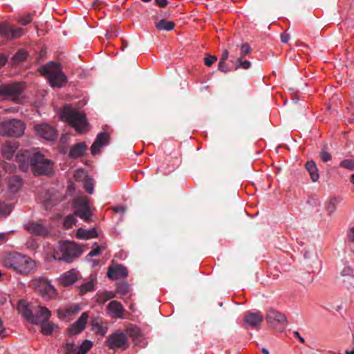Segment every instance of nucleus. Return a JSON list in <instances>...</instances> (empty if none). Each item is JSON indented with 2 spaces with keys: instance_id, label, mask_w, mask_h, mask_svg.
Segmentation results:
<instances>
[{
  "instance_id": "473e14b6",
  "label": "nucleus",
  "mask_w": 354,
  "mask_h": 354,
  "mask_svg": "<svg viewBox=\"0 0 354 354\" xmlns=\"http://www.w3.org/2000/svg\"><path fill=\"white\" fill-rule=\"evenodd\" d=\"M12 210V206L5 202L0 201V217L8 216Z\"/></svg>"
},
{
  "instance_id": "f3484780",
  "label": "nucleus",
  "mask_w": 354,
  "mask_h": 354,
  "mask_svg": "<svg viewBox=\"0 0 354 354\" xmlns=\"http://www.w3.org/2000/svg\"><path fill=\"white\" fill-rule=\"evenodd\" d=\"M263 317L260 312L247 313L243 318V322L252 328H257L261 325Z\"/></svg>"
},
{
  "instance_id": "412c9836",
  "label": "nucleus",
  "mask_w": 354,
  "mask_h": 354,
  "mask_svg": "<svg viewBox=\"0 0 354 354\" xmlns=\"http://www.w3.org/2000/svg\"><path fill=\"white\" fill-rule=\"evenodd\" d=\"M77 280V275L74 270L64 273L59 278L60 283L63 286H68L73 284Z\"/></svg>"
},
{
  "instance_id": "603ef678",
  "label": "nucleus",
  "mask_w": 354,
  "mask_h": 354,
  "mask_svg": "<svg viewBox=\"0 0 354 354\" xmlns=\"http://www.w3.org/2000/svg\"><path fill=\"white\" fill-rule=\"evenodd\" d=\"M155 2L160 8H164L168 4L167 0H155Z\"/></svg>"
},
{
  "instance_id": "5fc2aeb1",
  "label": "nucleus",
  "mask_w": 354,
  "mask_h": 354,
  "mask_svg": "<svg viewBox=\"0 0 354 354\" xmlns=\"http://www.w3.org/2000/svg\"><path fill=\"white\" fill-rule=\"evenodd\" d=\"M290 39V35L286 33H282L281 35V41L283 43H287Z\"/></svg>"
},
{
  "instance_id": "6e6d98bb",
  "label": "nucleus",
  "mask_w": 354,
  "mask_h": 354,
  "mask_svg": "<svg viewBox=\"0 0 354 354\" xmlns=\"http://www.w3.org/2000/svg\"><path fill=\"white\" fill-rule=\"evenodd\" d=\"M228 56H229V52L227 50H225L223 53H222V55H221V57L220 59V61H223V62H225L227 60V59L228 58Z\"/></svg>"
},
{
  "instance_id": "3c124183",
  "label": "nucleus",
  "mask_w": 354,
  "mask_h": 354,
  "mask_svg": "<svg viewBox=\"0 0 354 354\" xmlns=\"http://www.w3.org/2000/svg\"><path fill=\"white\" fill-rule=\"evenodd\" d=\"M84 187L88 193L91 194L93 192V184L88 181H86L84 184Z\"/></svg>"
},
{
  "instance_id": "a211bd4d",
  "label": "nucleus",
  "mask_w": 354,
  "mask_h": 354,
  "mask_svg": "<svg viewBox=\"0 0 354 354\" xmlns=\"http://www.w3.org/2000/svg\"><path fill=\"white\" fill-rule=\"evenodd\" d=\"M26 230L37 236H45L48 234V229L44 225L37 222H29L26 225Z\"/></svg>"
},
{
  "instance_id": "13d9d810",
  "label": "nucleus",
  "mask_w": 354,
  "mask_h": 354,
  "mask_svg": "<svg viewBox=\"0 0 354 354\" xmlns=\"http://www.w3.org/2000/svg\"><path fill=\"white\" fill-rule=\"evenodd\" d=\"M293 335L295 337L298 338L299 341L301 342V343H304L305 342V340L303 337H301L298 331H294L293 332Z\"/></svg>"
},
{
  "instance_id": "9b49d317",
  "label": "nucleus",
  "mask_w": 354,
  "mask_h": 354,
  "mask_svg": "<svg viewBox=\"0 0 354 354\" xmlns=\"http://www.w3.org/2000/svg\"><path fill=\"white\" fill-rule=\"evenodd\" d=\"M24 30L21 28L10 26L6 22L0 23V35L8 39L18 38L23 35Z\"/></svg>"
},
{
  "instance_id": "cd10ccee",
  "label": "nucleus",
  "mask_w": 354,
  "mask_h": 354,
  "mask_svg": "<svg viewBox=\"0 0 354 354\" xmlns=\"http://www.w3.org/2000/svg\"><path fill=\"white\" fill-rule=\"evenodd\" d=\"M156 28L159 30L169 31L174 28L175 23L172 21H167L165 19L155 22Z\"/></svg>"
},
{
  "instance_id": "052dcab7",
  "label": "nucleus",
  "mask_w": 354,
  "mask_h": 354,
  "mask_svg": "<svg viewBox=\"0 0 354 354\" xmlns=\"http://www.w3.org/2000/svg\"><path fill=\"white\" fill-rule=\"evenodd\" d=\"M348 239L351 241H354V227L351 230Z\"/></svg>"
},
{
  "instance_id": "4468645a",
  "label": "nucleus",
  "mask_w": 354,
  "mask_h": 354,
  "mask_svg": "<svg viewBox=\"0 0 354 354\" xmlns=\"http://www.w3.org/2000/svg\"><path fill=\"white\" fill-rule=\"evenodd\" d=\"M110 140L109 134L106 132L97 134L94 142L91 147V152L93 155L100 153V148L109 144Z\"/></svg>"
},
{
  "instance_id": "e433bc0d",
  "label": "nucleus",
  "mask_w": 354,
  "mask_h": 354,
  "mask_svg": "<svg viewBox=\"0 0 354 354\" xmlns=\"http://www.w3.org/2000/svg\"><path fill=\"white\" fill-rule=\"evenodd\" d=\"M127 333L129 336L132 337L133 339L138 338L140 335V330L138 327L136 326H130L127 329Z\"/></svg>"
},
{
  "instance_id": "c03bdc74",
  "label": "nucleus",
  "mask_w": 354,
  "mask_h": 354,
  "mask_svg": "<svg viewBox=\"0 0 354 354\" xmlns=\"http://www.w3.org/2000/svg\"><path fill=\"white\" fill-rule=\"evenodd\" d=\"M1 167L7 173H12V172L15 171V170H16L15 165H14L11 163L7 162H3L1 164Z\"/></svg>"
},
{
  "instance_id": "a19ab883",
  "label": "nucleus",
  "mask_w": 354,
  "mask_h": 354,
  "mask_svg": "<svg viewBox=\"0 0 354 354\" xmlns=\"http://www.w3.org/2000/svg\"><path fill=\"white\" fill-rule=\"evenodd\" d=\"M93 288V282L92 281L82 284L80 287V292L84 295Z\"/></svg>"
},
{
  "instance_id": "8fccbe9b",
  "label": "nucleus",
  "mask_w": 354,
  "mask_h": 354,
  "mask_svg": "<svg viewBox=\"0 0 354 354\" xmlns=\"http://www.w3.org/2000/svg\"><path fill=\"white\" fill-rule=\"evenodd\" d=\"M95 245H96V248L89 252L88 254L89 257H95L100 254L101 248L97 245V243H95Z\"/></svg>"
},
{
  "instance_id": "0e129e2a",
  "label": "nucleus",
  "mask_w": 354,
  "mask_h": 354,
  "mask_svg": "<svg viewBox=\"0 0 354 354\" xmlns=\"http://www.w3.org/2000/svg\"><path fill=\"white\" fill-rule=\"evenodd\" d=\"M345 354H354V349H353L351 351H346Z\"/></svg>"
},
{
  "instance_id": "bf43d9fd",
  "label": "nucleus",
  "mask_w": 354,
  "mask_h": 354,
  "mask_svg": "<svg viewBox=\"0 0 354 354\" xmlns=\"http://www.w3.org/2000/svg\"><path fill=\"white\" fill-rule=\"evenodd\" d=\"M6 62H7L6 58L3 55H0V68L1 66H3L6 64Z\"/></svg>"
},
{
  "instance_id": "aec40b11",
  "label": "nucleus",
  "mask_w": 354,
  "mask_h": 354,
  "mask_svg": "<svg viewBox=\"0 0 354 354\" xmlns=\"http://www.w3.org/2000/svg\"><path fill=\"white\" fill-rule=\"evenodd\" d=\"M87 149V145L85 142H79L73 145L70 151L69 157L72 158H77L82 156Z\"/></svg>"
},
{
  "instance_id": "a878e982",
  "label": "nucleus",
  "mask_w": 354,
  "mask_h": 354,
  "mask_svg": "<svg viewBox=\"0 0 354 354\" xmlns=\"http://www.w3.org/2000/svg\"><path fill=\"white\" fill-rule=\"evenodd\" d=\"M51 316L50 311L44 306H39L38 310L37 311L36 314L34 315V317H37V318L39 319V322L38 323V325L41 322H44V321H48Z\"/></svg>"
},
{
  "instance_id": "39448f33",
  "label": "nucleus",
  "mask_w": 354,
  "mask_h": 354,
  "mask_svg": "<svg viewBox=\"0 0 354 354\" xmlns=\"http://www.w3.org/2000/svg\"><path fill=\"white\" fill-rule=\"evenodd\" d=\"M80 255V248L73 242L64 241L59 243L54 252L53 257L58 261L71 263Z\"/></svg>"
},
{
  "instance_id": "0eeeda50",
  "label": "nucleus",
  "mask_w": 354,
  "mask_h": 354,
  "mask_svg": "<svg viewBox=\"0 0 354 354\" xmlns=\"http://www.w3.org/2000/svg\"><path fill=\"white\" fill-rule=\"evenodd\" d=\"M26 128L25 124L20 120L12 119L0 123V134L10 137H20Z\"/></svg>"
},
{
  "instance_id": "4be33fe9",
  "label": "nucleus",
  "mask_w": 354,
  "mask_h": 354,
  "mask_svg": "<svg viewBox=\"0 0 354 354\" xmlns=\"http://www.w3.org/2000/svg\"><path fill=\"white\" fill-rule=\"evenodd\" d=\"M23 185V180L18 176H12L8 180V189L12 193L17 192Z\"/></svg>"
},
{
  "instance_id": "dca6fc26",
  "label": "nucleus",
  "mask_w": 354,
  "mask_h": 354,
  "mask_svg": "<svg viewBox=\"0 0 354 354\" xmlns=\"http://www.w3.org/2000/svg\"><path fill=\"white\" fill-rule=\"evenodd\" d=\"M128 275V271L125 266L121 264L109 267L107 272V277L111 279L125 278Z\"/></svg>"
},
{
  "instance_id": "58836bf2",
  "label": "nucleus",
  "mask_w": 354,
  "mask_h": 354,
  "mask_svg": "<svg viewBox=\"0 0 354 354\" xmlns=\"http://www.w3.org/2000/svg\"><path fill=\"white\" fill-rule=\"evenodd\" d=\"M64 352L65 354H77V348L73 342H67L64 346Z\"/></svg>"
},
{
  "instance_id": "f8f14e48",
  "label": "nucleus",
  "mask_w": 354,
  "mask_h": 354,
  "mask_svg": "<svg viewBox=\"0 0 354 354\" xmlns=\"http://www.w3.org/2000/svg\"><path fill=\"white\" fill-rule=\"evenodd\" d=\"M35 129L37 134L46 140H54L57 138V131L48 124H37Z\"/></svg>"
},
{
  "instance_id": "49530a36",
  "label": "nucleus",
  "mask_w": 354,
  "mask_h": 354,
  "mask_svg": "<svg viewBox=\"0 0 354 354\" xmlns=\"http://www.w3.org/2000/svg\"><path fill=\"white\" fill-rule=\"evenodd\" d=\"M217 57L214 55H209L204 58V63L207 66H211L216 61Z\"/></svg>"
},
{
  "instance_id": "c9c22d12",
  "label": "nucleus",
  "mask_w": 354,
  "mask_h": 354,
  "mask_svg": "<svg viewBox=\"0 0 354 354\" xmlns=\"http://www.w3.org/2000/svg\"><path fill=\"white\" fill-rule=\"evenodd\" d=\"M129 290V285L126 281L117 283L116 292L122 295H125Z\"/></svg>"
},
{
  "instance_id": "c85d7f7f",
  "label": "nucleus",
  "mask_w": 354,
  "mask_h": 354,
  "mask_svg": "<svg viewBox=\"0 0 354 354\" xmlns=\"http://www.w3.org/2000/svg\"><path fill=\"white\" fill-rule=\"evenodd\" d=\"M21 315L30 324L38 325L39 322L37 317H34V314L27 306L24 307L21 310Z\"/></svg>"
},
{
  "instance_id": "6e6552de",
  "label": "nucleus",
  "mask_w": 354,
  "mask_h": 354,
  "mask_svg": "<svg viewBox=\"0 0 354 354\" xmlns=\"http://www.w3.org/2000/svg\"><path fill=\"white\" fill-rule=\"evenodd\" d=\"M106 346L111 350H126L129 346L127 335L117 330L106 337Z\"/></svg>"
},
{
  "instance_id": "ddd939ff",
  "label": "nucleus",
  "mask_w": 354,
  "mask_h": 354,
  "mask_svg": "<svg viewBox=\"0 0 354 354\" xmlns=\"http://www.w3.org/2000/svg\"><path fill=\"white\" fill-rule=\"evenodd\" d=\"M266 319L271 324H279L283 326L287 324V318L286 315L273 308H269L266 312Z\"/></svg>"
},
{
  "instance_id": "ea45409f",
  "label": "nucleus",
  "mask_w": 354,
  "mask_h": 354,
  "mask_svg": "<svg viewBox=\"0 0 354 354\" xmlns=\"http://www.w3.org/2000/svg\"><path fill=\"white\" fill-rule=\"evenodd\" d=\"M339 167L349 170H354V158L343 160L339 163Z\"/></svg>"
},
{
  "instance_id": "69168bd1",
  "label": "nucleus",
  "mask_w": 354,
  "mask_h": 354,
  "mask_svg": "<svg viewBox=\"0 0 354 354\" xmlns=\"http://www.w3.org/2000/svg\"><path fill=\"white\" fill-rule=\"evenodd\" d=\"M350 179H351V182L354 185V174H352L351 176Z\"/></svg>"
},
{
  "instance_id": "4d7b16f0",
  "label": "nucleus",
  "mask_w": 354,
  "mask_h": 354,
  "mask_svg": "<svg viewBox=\"0 0 354 354\" xmlns=\"http://www.w3.org/2000/svg\"><path fill=\"white\" fill-rule=\"evenodd\" d=\"M113 210L116 213L121 212V213L124 214L125 212V208L124 207H122V206L115 207L113 208Z\"/></svg>"
},
{
  "instance_id": "4c0bfd02",
  "label": "nucleus",
  "mask_w": 354,
  "mask_h": 354,
  "mask_svg": "<svg viewBox=\"0 0 354 354\" xmlns=\"http://www.w3.org/2000/svg\"><path fill=\"white\" fill-rule=\"evenodd\" d=\"M26 59V53L23 50H19L13 57V63L17 64L24 62Z\"/></svg>"
},
{
  "instance_id": "2f4dec72",
  "label": "nucleus",
  "mask_w": 354,
  "mask_h": 354,
  "mask_svg": "<svg viewBox=\"0 0 354 354\" xmlns=\"http://www.w3.org/2000/svg\"><path fill=\"white\" fill-rule=\"evenodd\" d=\"M115 297V293L109 291H104L102 293L97 295V302L104 304L108 300L113 299Z\"/></svg>"
},
{
  "instance_id": "9d476101",
  "label": "nucleus",
  "mask_w": 354,
  "mask_h": 354,
  "mask_svg": "<svg viewBox=\"0 0 354 354\" xmlns=\"http://www.w3.org/2000/svg\"><path fill=\"white\" fill-rule=\"evenodd\" d=\"M32 288L39 292L43 297L48 299L53 298L55 295V288L44 277H38L31 281Z\"/></svg>"
},
{
  "instance_id": "f03ea898",
  "label": "nucleus",
  "mask_w": 354,
  "mask_h": 354,
  "mask_svg": "<svg viewBox=\"0 0 354 354\" xmlns=\"http://www.w3.org/2000/svg\"><path fill=\"white\" fill-rule=\"evenodd\" d=\"M4 266L16 272L27 275L35 268V262L30 257L18 252L10 253L4 259Z\"/></svg>"
},
{
  "instance_id": "f704fd0d",
  "label": "nucleus",
  "mask_w": 354,
  "mask_h": 354,
  "mask_svg": "<svg viewBox=\"0 0 354 354\" xmlns=\"http://www.w3.org/2000/svg\"><path fill=\"white\" fill-rule=\"evenodd\" d=\"M76 216L73 213V214L68 215L64 220V226L66 229H69L75 225L77 223Z\"/></svg>"
},
{
  "instance_id": "6ab92c4d",
  "label": "nucleus",
  "mask_w": 354,
  "mask_h": 354,
  "mask_svg": "<svg viewBox=\"0 0 354 354\" xmlns=\"http://www.w3.org/2000/svg\"><path fill=\"white\" fill-rule=\"evenodd\" d=\"M107 310L115 318H122L124 309L120 302L111 301L107 306Z\"/></svg>"
},
{
  "instance_id": "20e7f679",
  "label": "nucleus",
  "mask_w": 354,
  "mask_h": 354,
  "mask_svg": "<svg viewBox=\"0 0 354 354\" xmlns=\"http://www.w3.org/2000/svg\"><path fill=\"white\" fill-rule=\"evenodd\" d=\"M38 71L47 77L52 87H62L66 82V76L64 74L60 64L54 62L44 65L38 69Z\"/></svg>"
},
{
  "instance_id": "a18cd8bd",
  "label": "nucleus",
  "mask_w": 354,
  "mask_h": 354,
  "mask_svg": "<svg viewBox=\"0 0 354 354\" xmlns=\"http://www.w3.org/2000/svg\"><path fill=\"white\" fill-rule=\"evenodd\" d=\"M319 156H320L322 160L324 162H327L328 161L330 160L332 158L330 153H328V151H326L325 150V148L321 151Z\"/></svg>"
},
{
  "instance_id": "72a5a7b5",
  "label": "nucleus",
  "mask_w": 354,
  "mask_h": 354,
  "mask_svg": "<svg viewBox=\"0 0 354 354\" xmlns=\"http://www.w3.org/2000/svg\"><path fill=\"white\" fill-rule=\"evenodd\" d=\"M93 344L89 340H84L80 347L77 348V354H86L91 348Z\"/></svg>"
},
{
  "instance_id": "7ed1b4c3",
  "label": "nucleus",
  "mask_w": 354,
  "mask_h": 354,
  "mask_svg": "<svg viewBox=\"0 0 354 354\" xmlns=\"http://www.w3.org/2000/svg\"><path fill=\"white\" fill-rule=\"evenodd\" d=\"M61 118L77 132L83 133L87 129L88 123L86 115L77 109L73 108L70 104H66L63 107Z\"/></svg>"
},
{
  "instance_id": "680f3d73",
  "label": "nucleus",
  "mask_w": 354,
  "mask_h": 354,
  "mask_svg": "<svg viewBox=\"0 0 354 354\" xmlns=\"http://www.w3.org/2000/svg\"><path fill=\"white\" fill-rule=\"evenodd\" d=\"M262 353L263 354H269V351L266 348H262Z\"/></svg>"
},
{
  "instance_id": "423d86ee",
  "label": "nucleus",
  "mask_w": 354,
  "mask_h": 354,
  "mask_svg": "<svg viewBox=\"0 0 354 354\" xmlns=\"http://www.w3.org/2000/svg\"><path fill=\"white\" fill-rule=\"evenodd\" d=\"M24 90V84L21 82H13L0 84V100H12L17 102Z\"/></svg>"
},
{
  "instance_id": "f257e3e1",
  "label": "nucleus",
  "mask_w": 354,
  "mask_h": 354,
  "mask_svg": "<svg viewBox=\"0 0 354 354\" xmlns=\"http://www.w3.org/2000/svg\"><path fill=\"white\" fill-rule=\"evenodd\" d=\"M17 162L21 171L26 172L30 167L34 175L50 176L53 174V162L39 153L30 155L28 151L18 153Z\"/></svg>"
},
{
  "instance_id": "bb28decb",
  "label": "nucleus",
  "mask_w": 354,
  "mask_h": 354,
  "mask_svg": "<svg viewBox=\"0 0 354 354\" xmlns=\"http://www.w3.org/2000/svg\"><path fill=\"white\" fill-rule=\"evenodd\" d=\"M101 322V319L93 318L91 320V326L93 330H95L97 334L104 336L106 333L108 328L106 326H102Z\"/></svg>"
},
{
  "instance_id": "2eb2a0df",
  "label": "nucleus",
  "mask_w": 354,
  "mask_h": 354,
  "mask_svg": "<svg viewBox=\"0 0 354 354\" xmlns=\"http://www.w3.org/2000/svg\"><path fill=\"white\" fill-rule=\"evenodd\" d=\"M88 318V313H83L80 318L68 329V335H75L81 333L86 326Z\"/></svg>"
},
{
  "instance_id": "c756f323",
  "label": "nucleus",
  "mask_w": 354,
  "mask_h": 354,
  "mask_svg": "<svg viewBox=\"0 0 354 354\" xmlns=\"http://www.w3.org/2000/svg\"><path fill=\"white\" fill-rule=\"evenodd\" d=\"M243 58L244 57H239L234 62L232 61L234 66V70L236 71L239 68L247 70L251 67V62L248 60H244Z\"/></svg>"
},
{
  "instance_id": "338daca9",
  "label": "nucleus",
  "mask_w": 354,
  "mask_h": 354,
  "mask_svg": "<svg viewBox=\"0 0 354 354\" xmlns=\"http://www.w3.org/2000/svg\"><path fill=\"white\" fill-rule=\"evenodd\" d=\"M4 329L3 328V322L1 321V319H0V329Z\"/></svg>"
},
{
  "instance_id": "864d4df0",
  "label": "nucleus",
  "mask_w": 354,
  "mask_h": 354,
  "mask_svg": "<svg viewBox=\"0 0 354 354\" xmlns=\"http://www.w3.org/2000/svg\"><path fill=\"white\" fill-rule=\"evenodd\" d=\"M352 274V270L349 267H345L341 272L342 276H348Z\"/></svg>"
},
{
  "instance_id": "7c9ffc66",
  "label": "nucleus",
  "mask_w": 354,
  "mask_h": 354,
  "mask_svg": "<svg viewBox=\"0 0 354 354\" xmlns=\"http://www.w3.org/2000/svg\"><path fill=\"white\" fill-rule=\"evenodd\" d=\"M41 325V332L42 334L49 335L57 326L52 322L44 321L39 324Z\"/></svg>"
},
{
  "instance_id": "de8ad7c7",
  "label": "nucleus",
  "mask_w": 354,
  "mask_h": 354,
  "mask_svg": "<svg viewBox=\"0 0 354 354\" xmlns=\"http://www.w3.org/2000/svg\"><path fill=\"white\" fill-rule=\"evenodd\" d=\"M218 69L225 73H227L230 71L225 62L219 61Z\"/></svg>"
},
{
  "instance_id": "393cba45",
  "label": "nucleus",
  "mask_w": 354,
  "mask_h": 354,
  "mask_svg": "<svg viewBox=\"0 0 354 354\" xmlns=\"http://www.w3.org/2000/svg\"><path fill=\"white\" fill-rule=\"evenodd\" d=\"M79 239H89L97 236V232L95 229L84 230L82 227L79 228L76 234Z\"/></svg>"
},
{
  "instance_id": "37998d69",
  "label": "nucleus",
  "mask_w": 354,
  "mask_h": 354,
  "mask_svg": "<svg viewBox=\"0 0 354 354\" xmlns=\"http://www.w3.org/2000/svg\"><path fill=\"white\" fill-rule=\"evenodd\" d=\"M32 20V15L31 14H27L26 16L21 17L19 18L18 21L23 26H26L30 23Z\"/></svg>"
},
{
  "instance_id": "09e8293b",
  "label": "nucleus",
  "mask_w": 354,
  "mask_h": 354,
  "mask_svg": "<svg viewBox=\"0 0 354 354\" xmlns=\"http://www.w3.org/2000/svg\"><path fill=\"white\" fill-rule=\"evenodd\" d=\"M338 201L337 198H332L330 199L329 204L328 205V210L329 211V213H332L335 211L336 208V204L337 203Z\"/></svg>"
},
{
  "instance_id": "b1692460",
  "label": "nucleus",
  "mask_w": 354,
  "mask_h": 354,
  "mask_svg": "<svg viewBox=\"0 0 354 354\" xmlns=\"http://www.w3.org/2000/svg\"><path fill=\"white\" fill-rule=\"evenodd\" d=\"M17 148V145L15 142H6L2 147L3 156L8 160L10 159L13 156Z\"/></svg>"
},
{
  "instance_id": "e2e57ef3",
  "label": "nucleus",
  "mask_w": 354,
  "mask_h": 354,
  "mask_svg": "<svg viewBox=\"0 0 354 354\" xmlns=\"http://www.w3.org/2000/svg\"><path fill=\"white\" fill-rule=\"evenodd\" d=\"M5 238H6L5 234L0 233V241L3 240V239H5Z\"/></svg>"
},
{
  "instance_id": "79ce46f5",
  "label": "nucleus",
  "mask_w": 354,
  "mask_h": 354,
  "mask_svg": "<svg viewBox=\"0 0 354 354\" xmlns=\"http://www.w3.org/2000/svg\"><path fill=\"white\" fill-rule=\"evenodd\" d=\"M251 48L248 43H243L241 46V57H245L247 55L251 53Z\"/></svg>"
},
{
  "instance_id": "1a4fd4ad",
  "label": "nucleus",
  "mask_w": 354,
  "mask_h": 354,
  "mask_svg": "<svg viewBox=\"0 0 354 354\" xmlns=\"http://www.w3.org/2000/svg\"><path fill=\"white\" fill-rule=\"evenodd\" d=\"M74 214L86 223L91 221L92 212L86 197H77L73 203Z\"/></svg>"
},
{
  "instance_id": "774afa93",
  "label": "nucleus",
  "mask_w": 354,
  "mask_h": 354,
  "mask_svg": "<svg viewBox=\"0 0 354 354\" xmlns=\"http://www.w3.org/2000/svg\"><path fill=\"white\" fill-rule=\"evenodd\" d=\"M6 301V298H4L3 300H1V301H0V304H1V305H3V304H4V303H5Z\"/></svg>"
},
{
  "instance_id": "5701e85b",
  "label": "nucleus",
  "mask_w": 354,
  "mask_h": 354,
  "mask_svg": "<svg viewBox=\"0 0 354 354\" xmlns=\"http://www.w3.org/2000/svg\"><path fill=\"white\" fill-rule=\"evenodd\" d=\"M305 168L308 171L313 182H317L319 178L318 169L313 160L307 161L305 164Z\"/></svg>"
}]
</instances>
